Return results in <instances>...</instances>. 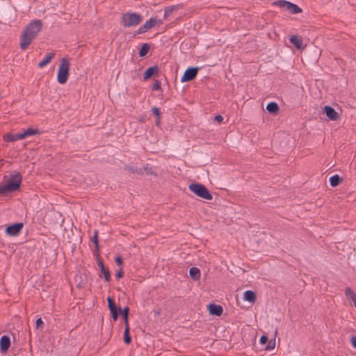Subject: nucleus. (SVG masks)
<instances>
[{"label": "nucleus", "instance_id": "obj_15", "mask_svg": "<svg viewBox=\"0 0 356 356\" xmlns=\"http://www.w3.org/2000/svg\"><path fill=\"white\" fill-rule=\"evenodd\" d=\"M3 139L7 142H14L24 139V137L22 133L7 134L3 136Z\"/></svg>", "mask_w": 356, "mask_h": 356}, {"label": "nucleus", "instance_id": "obj_29", "mask_svg": "<svg viewBox=\"0 0 356 356\" xmlns=\"http://www.w3.org/2000/svg\"><path fill=\"white\" fill-rule=\"evenodd\" d=\"M129 326H127V327L124 328L123 340L126 344H130L131 342V337L129 334Z\"/></svg>", "mask_w": 356, "mask_h": 356}, {"label": "nucleus", "instance_id": "obj_11", "mask_svg": "<svg viewBox=\"0 0 356 356\" xmlns=\"http://www.w3.org/2000/svg\"><path fill=\"white\" fill-rule=\"evenodd\" d=\"M323 113L330 120L336 121L340 118L339 113L330 106H325L323 108Z\"/></svg>", "mask_w": 356, "mask_h": 356}, {"label": "nucleus", "instance_id": "obj_9", "mask_svg": "<svg viewBox=\"0 0 356 356\" xmlns=\"http://www.w3.org/2000/svg\"><path fill=\"white\" fill-rule=\"evenodd\" d=\"M94 255L97 258V265L100 268L101 274L99 275V277H102L103 275L105 281L109 282L111 280V273L109 270L105 268V266L104 264L102 259H101L99 254Z\"/></svg>", "mask_w": 356, "mask_h": 356}, {"label": "nucleus", "instance_id": "obj_4", "mask_svg": "<svg viewBox=\"0 0 356 356\" xmlns=\"http://www.w3.org/2000/svg\"><path fill=\"white\" fill-rule=\"evenodd\" d=\"M70 62L66 58H63L60 60L57 74V81L60 84H65L70 75Z\"/></svg>", "mask_w": 356, "mask_h": 356}, {"label": "nucleus", "instance_id": "obj_39", "mask_svg": "<svg viewBox=\"0 0 356 356\" xmlns=\"http://www.w3.org/2000/svg\"><path fill=\"white\" fill-rule=\"evenodd\" d=\"M123 270H122V268H120L119 270L117 271L116 274H115V277L117 279H120L123 277Z\"/></svg>", "mask_w": 356, "mask_h": 356}, {"label": "nucleus", "instance_id": "obj_32", "mask_svg": "<svg viewBox=\"0 0 356 356\" xmlns=\"http://www.w3.org/2000/svg\"><path fill=\"white\" fill-rule=\"evenodd\" d=\"M275 346V339L268 340V341L266 343V346L265 347V349L267 350H273Z\"/></svg>", "mask_w": 356, "mask_h": 356}, {"label": "nucleus", "instance_id": "obj_22", "mask_svg": "<svg viewBox=\"0 0 356 356\" xmlns=\"http://www.w3.org/2000/svg\"><path fill=\"white\" fill-rule=\"evenodd\" d=\"M345 295L348 300L353 302L356 307V293L350 288L347 287L345 290Z\"/></svg>", "mask_w": 356, "mask_h": 356}, {"label": "nucleus", "instance_id": "obj_40", "mask_svg": "<svg viewBox=\"0 0 356 356\" xmlns=\"http://www.w3.org/2000/svg\"><path fill=\"white\" fill-rule=\"evenodd\" d=\"M215 121H216L218 123H220L223 120V117L220 115H217L214 118Z\"/></svg>", "mask_w": 356, "mask_h": 356}, {"label": "nucleus", "instance_id": "obj_26", "mask_svg": "<svg viewBox=\"0 0 356 356\" xmlns=\"http://www.w3.org/2000/svg\"><path fill=\"white\" fill-rule=\"evenodd\" d=\"M150 49V46L148 43H144L142 44L140 49L139 50L138 55L140 57H145Z\"/></svg>", "mask_w": 356, "mask_h": 356}, {"label": "nucleus", "instance_id": "obj_30", "mask_svg": "<svg viewBox=\"0 0 356 356\" xmlns=\"http://www.w3.org/2000/svg\"><path fill=\"white\" fill-rule=\"evenodd\" d=\"M125 170L133 174L136 173L140 175H143V170H141V168L128 165L125 167Z\"/></svg>", "mask_w": 356, "mask_h": 356}, {"label": "nucleus", "instance_id": "obj_14", "mask_svg": "<svg viewBox=\"0 0 356 356\" xmlns=\"http://www.w3.org/2000/svg\"><path fill=\"white\" fill-rule=\"evenodd\" d=\"M159 72V67L156 65L148 67L143 74V80H147L153 76L157 74Z\"/></svg>", "mask_w": 356, "mask_h": 356}, {"label": "nucleus", "instance_id": "obj_28", "mask_svg": "<svg viewBox=\"0 0 356 356\" xmlns=\"http://www.w3.org/2000/svg\"><path fill=\"white\" fill-rule=\"evenodd\" d=\"M39 131L38 129H32V128H29L27 129L26 130L22 132V135H23V137H24V139L29 137V136H33V135H35V134H39Z\"/></svg>", "mask_w": 356, "mask_h": 356}, {"label": "nucleus", "instance_id": "obj_31", "mask_svg": "<svg viewBox=\"0 0 356 356\" xmlns=\"http://www.w3.org/2000/svg\"><path fill=\"white\" fill-rule=\"evenodd\" d=\"M289 3V1H287L285 0H279V1H275L273 3L274 5H276L280 8H287Z\"/></svg>", "mask_w": 356, "mask_h": 356}, {"label": "nucleus", "instance_id": "obj_35", "mask_svg": "<svg viewBox=\"0 0 356 356\" xmlns=\"http://www.w3.org/2000/svg\"><path fill=\"white\" fill-rule=\"evenodd\" d=\"M141 170H143V175L145 173L146 175H152V169L151 168H149L147 165L143 168H141Z\"/></svg>", "mask_w": 356, "mask_h": 356}, {"label": "nucleus", "instance_id": "obj_33", "mask_svg": "<svg viewBox=\"0 0 356 356\" xmlns=\"http://www.w3.org/2000/svg\"><path fill=\"white\" fill-rule=\"evenodd\" d=\"M161 81L159 80H155L154 83L152 84V89L153 90H159L161 88Z\"/></svg>", "mask_w": 356, "mask_h": 356}, {"label": "nucleus", "instance_id": "obj_27", "mask_svg": "<svg viewBox=\"0 0 356 356\" xmlns=\"http://www.w3.org/2000/svg\"><path fill=\"white\" fill-rule=\"evenodd\" d=\"M152 111L153 113V114L156 116V122H155V124L157 127H159L160 126V124H161V112H160V110L159 108L156 107V106H154L152 108Z\"/></svg>", "mask_w": 356, "mask_h": 356}, {"label": "nucleus", "instance_id": "obj_34", "mask_svg": "<svg viewBox=\"0 0 356 356\" xmlns=\"http://www.w3.org/2000/svg\"><path fill=\"white\" fill-rule=\"evenodd\" d=\"M129 307H125L123 309H120V315L121 314L122 317L129 316Z\"/></svg>", "mask_w": 356, "mask_h": 356}, {"label": "nucleus", "instance_id": "obj_17", "mask_svg": "<svg viewBox=\"0 0 356 356\" xmlns=\"http://www.w3.org/2000/svg\"><path fill=\"white\" fill-rule=\"evenodd\" d=\"M279 106L275 102H270L266 106V110L270 114H277L279 111Z\"/></svg>", "mask_w": 356, "mask_h": 356}, {"label": "nucleus", "instance_id": "obj_7", "mask_svg": "<svg viewBox=\"0 0 356 356\" xmlns=\"http://www.w3.org/2000/svg\"><path fill=\"white\" fill-rule=\"evenodd\" d=\"M200 69L199 67H190L187 68L181 76V81L188 82L193 80L196 77Z\"/></svg>", "mask_w": 356, "mask_h": 356}, {"label": "nucleus", "instance_id": "obj_41", "mask_svg": "<svg viewBox=\"0 0 356 356\" xmlns=\"http://www.w3.org/2000/svg\"><path fill=\"white\" fill-rule=\"evenodd\" d=\"M352 346L356 348V337L353 336L350 338Z\"/></svg>", "mask_w": 356, "mask_h": 356}, {"label": "nucleus", "instance_id": "obj_25", "mask_svg": "<svg viewBox=\"0 0 356 356\" xmlns=\"http://www.w3.org/2000/svg\"><path fill=\"white\" fill-rule=\"evenodd\" d=\"M342 178L340 177L338 175H334L330 178V186L332 187H336L342 181Z\"/></svg>", "mask_w": 356, "mask_h": 356}, {"label": "nucleus", "instance_id": "obj_18", "mask_svg": "<svg viewBox=\"0 0 356 356\" xmlns=\"http://www.w3.org/2000/svg\"><path fill=\"white\" fill-rule=\"evenodd\" d=\"M243 298L245 300L253 303L255 302L257 299V296L255 292H254L253 291L248 290L245 291Z\"/></svg>", "mask_w": 356, "mask_h": 356}, {"label": "nucleus", "instance_id": "obj_13", "mask_svg": "<svg viewBox=\"0 0 356 356\" xmlns=\"http://www.w3.org/2000/svg\"><path fill=\"white\" fill-rule=\"evenodd\" d=\"M10 346V339L8 335H3L0 339V350L3 353L8 351Z\"/></svg>", "mask_w": 356, "mask_h": 356}, {"label": "nucleus", "instance_id": "obj_23", "mask_svg": "<svg viewBox=\"0 0 356 356\" xmlns=\"http://www.w3.org/2000/svg\"><path fill=\"white\" fill-rule=\"evenodd\" d=\"M291 14H298L302 12V9L296 4L289 1L286 8Z\"/></svg>", "mask_w": 356, "mask_h": 356}, {"label": "nucleus", "instance_id": "obj_3", "mask_svg": "<svg viewBox=\"0 0 356 356\" xmlns=\"http://www.w3.org/2000/svg\"><path fill=\"white\" fill-rule=\"evenodd\" d=\"M143 21V17L137 13L127 12L121 16V24L124 27H131L140 24Z\"/></svg>", "mask_w": 356, "mask_h": 356}, {"label": "nucleus", "instance_id": "obj_36", "mask_svg": "<svg viewBox=\"0 0 356 356\" xmlns=\"http://www.w3.org/2000/svg\"><path fill=\"white\" fill-rule=\"evenodd\" d=\"M268 341V337L266 334H263L261 338H260V340H259V343L261 344V345H266L267 343V342Z\"/></svg>", "mask_w": 356, "mask_h": 356}, {"label": "nucleus", "instance_id": "obj_42", "mask_svg": "<svg viewBox=\"0 0 356 356\" xmlns=\"http://www.w3.org/2000/svg\"><path fill=\"white\" fill-rule=\"evenodd\" d=\"M122 318H123L124 321L125 327H127V326H129V316L122 317Z\"/></svg>", "mask_w": 356, "mask_h": 356}, {"label": "nucleus", "instance_id": "obj_2", "mask_svg": "<svg viewBox=\"0 0 356 356\" xmlns=\"http://www.w3.org/2000/svg\"><path fill=\"white\" fill-rule=\"evenodd\" d=\"M3 179L6 181V183L0 184V195H6L19 189L22 176L20 172L15 171L10 173L9 177L5 175Z\"/></svg>", "mask_w": 356, "mask_h": 356}, {"label": "nucleus", "instance_id": "obj_38", "mask_svg": "<svg viewBox=\"0 0 356 356\" xmlns=\"http://www.w3.org/2000/svg\"><path fill=\"white\" fill-rule=\"evenodd\" d=\"M115 262L118 266H122L123 264L122 258L120 256H118L115 258Z\"/></svg>", "mask_w": 356, "mask_h": 356}, {"label": "nucleus", "instance_id": "obj_20", "mask_svg": "<svg viewBox=\"0 0 356 356\" xmlns=\"http://www.w3.org/2000/svg\"><path fill=\"white\" fill-rule=\"evenodd\" d=\"M98 230L94 231L93 236L91 238V241L95 244V252L94 254H99V244L98 241Z\"/></svg>", "mask_w": 356, "mask_h": 356}, {"label": "nucleus", "instance_id": "obj_5", "mask_svg": "<svg viewBox=\"0 0 356 356\" xmlns=\"http://www.w3.org/2000/svg\"><path fill=\"white\" fill-rule=\"evenodd\" d=\"M189 190L193 192L194 194H195L197 196L207 200H211L213 197L209 191L207 189V188L199 183H193L188 186Z\"/></svg>", "mask_w": 356, "mask_h": 356}, {"label": "nucleus", "instance_id": "obj_37", "mask_svg": "<svg viewBox=\"0 0 356 356\" xmlns=\"http://www.w3.org/2000/svg\"><path fill=\"white\" fill-rule=\"evenodd\" d=\"M36 328L37 329H39V328H41L42 326L43 325L44 323H43V321L42 320V318H38L37 320H36Z\"/></svg>", "mask_w": 356, "mask_h": 356}, {"label": "nucleus", "instance_id": "obj_16", "mask_svg": "<svg viewBox=\"0 0 356 356\" xmlns=\"http://www.w3.org/2000/svg\"><path fill=\"white\" fill-rule=\"evenodd\" d=\"M290 42L299 50H302L304 49L302 40L300 37L297 35H292L290 39Z\"/></svg>", "mask_w": 356, "mask_h": 356}, {"label": "nucleus", "instance_id": "obj_1", "mask_svg": "<svg viewBox=\"0 0 356 356\" xmlns=\"http://www.w3.org/2000/svg\"><path fill=\"white\" fill-rule=\"evenodd\" d=\"M42 22L35 19L31 22L24 29L20 38V48L25 50L38 36L42 28Z\"/></svg>", "mask_w": 356, "mask_h": 356}, {"label": "nucleus", "instance_id": "obj_19", "mask_svg": "<svg viewBox=\"0 0 356 356\" xmlns=\"http://www.w3.org/2000/svg\"><path fill=\"white\" fill-rule=\"evenodd\" d=\"M55 54L54 53L47 54L45 57L38 63V67L42 68L46 66L51 62Z\"/></svg>", "mask_w": 356, "mask_h": 356}, {"label": "nucleus", "instance_id": "obj_6", "mask_svg": "<svg viewBox=\"0 0 356 356\" xmlns=\"http://www.w3.org/2000/svg\"><path fill=\"white\" fill-rule=\"evenodd\" d=\"M162 24V20L156 19L155 18H150L147 21H146L140 28L138 29V31L136 32L134 35L137 34H142L145 32H147L148 30L152 29L153 26H154L156 24Z\"/></svg>", "mask_w": 356, "mask_h": 356}, {"label": "nucleus", "instance_id": "obj_8", "mask_svg": "<svg viewBox=\"0 0 356 356\" xmlns=\"http://www.w3.org/2000/svg\"><path fill=\"white\" fill-rule=\"evenodd\" d=\"M24 224L22 222H16L8 225L5 229V233L8 236H17L22 231Z\"/></svg>", "mask_w": 356, "mask_h": 356}, {"label": "nucleus", "instance_id": "obj_21", "mask_svg": "<svg viewBox=\"0 0 356 356\" xmlns=\"http://www.w3.org/2000/svg\"><path fill=\"white\" fill-rule=\"evenodd\" d=\"M189 275L193 280H199L201 275L200 269L197 267L191 268L189 270Z\"/></svg>", "mask_w": 356, "mask_h": 356}, {"label": "nucleus", "instance_id": "obj_12", "mask_svg": "<svg viewBox=\"0 0 356 356\" xmlns=\"http://www.w3.org/2000/svg\"><path fill=\"white\" fill-rule=\"evenodd\" d=\"M208 309L210 314L220 316L222 314L223 308L221 305H216L214 303L208 305Z\"/></svg>", "mask_w": 356, "mask_h": 356}, {"label": "nucleus", "instance_id": "obj_24", "mask_svg": "<svg viewBox=\"0 0 356 356\" xmlns=\"http://www.w3.org/2000/svg\"><path fill=\"white\" fill-rule=\"evenodd\" d=\"M182 7L181 5H175L168 6L165 10L164 18H167L170 16L174 11L179 10Z\"/></svg>", "mask_w": 356, "mask_h": 356}, {"label": "nucleus", "instance_id": "obj_10", "mask_svg": "<svg viewBox=\"0 0 356 356\" xmlns=\"http://www.w3.org/2000/svg\"><path fill=\"white\" fill-rule=\"evenodd\" d=\"M107 302H108V307L111 312V316L113 318V320L115 321L120 315V307H118L115 305L114 300L111 296H108L107 298Z\"/></svg>", "mask_w": 356, "mask_h": 356}]
</instances>
